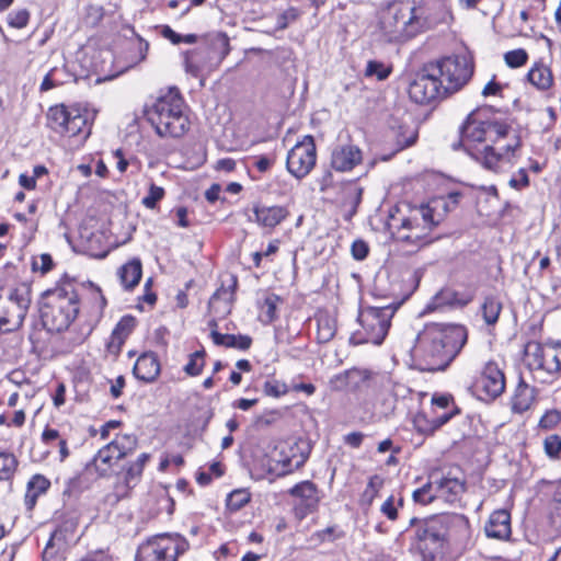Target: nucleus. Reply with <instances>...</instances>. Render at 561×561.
<instances>
[{
	"label": "nucleus",
	"instance_id": "obj_1",
	"mask_svg": "<svg viewBox=\"0 0 561 561\" xmlns=\"http://www.w3.org/2000/svg\"><path fill=\"white\" fill-rule=\"evenodd\" d=\"M520 137L507 121L489 118L488 110L471 112L460 127L459 146L484 168L501 172L511 168Z\"/></svg>",
	"mask_w": 561,
	"mask_h": 561
},
{
	"label": "nucleus",
	"instance_id": "obj_2",
	"mask_svg": "<svg viewBox=\"0 0 561 561\" xmlns=\"http://www.w3.org/2000/svg\"><path fill=\"white\" fill-rule=\"evenodd\" d=\"M467 341L466 329L456 324L428 323L415 340L414 352L422 369L444 370L459 354Z\"/></svg>",
	"mask_w": 561,
	"mask_h": 561
},
{
	"label": "nucleus",
	"instance_id": "obj_3",
	"mask_svg": "<svg viewBox=\"0 0 561 561\" xmlns=\"http://www.w3.org/2000/svg\"><path fill=\"white\" fill-rule=\"evenodd\" d=\"M79 297L72 282H62L41 296L39 311L48 331L67 330L79 313Z\"/></svg>",
	"mask_w": 561,
	"mask_h": 561
},
{
	"label": "nucleus",
	"instance_id": "obj_4",
	"mask_svg": "<svg viewBox=\"0 0 561 561\" xmlns=\"http://www.w3.org/2000/svg\"><path fill=\"white\" fill-rule=\"evenodd\" d=\"M148 119L161 137H182L190 127L184 100L176 88L160 94L148 111Z\"/></svg>",
	"mask_w": 561,
	"mask_h": 561
},
{
	"label": "nucleus",
	"instance_id": "obj_5",
	"mask_svg": "<svg viewBox=\"0 0 561 561\" xmlns=\"http://www.w3.org/2000/svg\"><path fill=\"white\" fill-rule=\"evenodd\" d=\"M424 26L423 11L409 1L391 5L382 15L380 31L385 41L404 42L416 35Z\"/></svg>",
	"mask_w": 561,
	"mask_h": 561
},
{
	"label": "nucleus",
	"instance_id": "obj_6",
	"mask_svg": "<svg viewBox=\"0 0 561 561\" xmlns=\"http://www.w3.org/2000/svg\"><path fill=\"white\" fill-rule=\"evenodd\" d=\"M230 53L229 37L225 33H216L207 39L203 47L185 54V71L194 77L216 70Z\"/></svg>",
	"mask_w": 561,
	"mask_h": 561
},
{
	"label": "nucleus",
	"instance_id": "obj_7",
	"mask_svg": "<svg viewBox=\"0 0 561 561\" xmlns=\"http://www.w3.org/2000/svg\"><path fill=\"white\" fill-rule=\"evenodd\" d=\"M95 113L80 105L65 106L64 104L49 107L47 112V126L64 136L75 137L90 134L91 122Z\"/></svg>",
	"mask_w": 561,
	"mask_h": 561
},
{
	"label": "nucleus",
	"instance_id": "obj_8",
	"mask_svg": "<svg viewBox=\"0 0 561 561\" xmlns=\"http://www.w3.org/2000/svg\"><path fill=\"white\" fill-rule=\"evenodd\" d=\"M415 537L422 561H451L447 556L446 517H434L420 523Z\"/></svg>",
	"mask_w": 561,
	"mask_h": 561
},
{
	"label": "nucleus",
	"instance_id": "obj_9",
	"mask_svg": "<svg viewBox=\"0 0 561 561\" xmlns=\"http://www.w3.org/2000/svg\"><path fill=\"white\" fill-rule=\"evenodd\" d=\"M32 301L31 286L21 283L10 289L5 297L0 295V333L20 329Z\"/></svg>",
	"mask_w": 561,
	"mask_h": 561
},
{
	"label": "nucleus",
	"instance_id": "obj_10",
	"mask_svg": "<svg viewBox=\"0 0 561 561\" xmlns=\"http://www.w3.org/2000/svg\"><path fill=\"white\" fill-rule=\"evenodd\" d=\"M525 359L542 381H548L549 377L554 379L561 373V344L530 341L525 346Z\"/></svg>",
	"mask_w": 561,
	"mask_h": 561
},
{
	"label": "nucleus",
	"instance_id": "obj_11",
	"mask_svg": "<svg viewBox=\"0 0 561 561\" xmlns=\"http://www.w3.org/2000/svg\"><path fill=\"white\" fill-rule=\"evenodd\" d=\"M393 313L394 310L391 307H366L362 309L358 321L363 332L359 331L353 334L351 341L354 344L371 343L380 345L388 333Z\"/></svg>",
	"mask_w": 561,
	"mask_h": 561
},
{
	"label": "nucleus",
	"instance_id": "obj_12",
	"mask_svg": "<svg viewBox=\"0 0 561 561\" xmlns=\"http://www.w3.org/2000/svg\"><path fill=\"white\" fill-rule=\"evenodd\" d=\"M448 94L462 89L473 75V59L468 53L447 56L431 62Z\"/></svg>",
	"mask_w": 561,
	"mask_h": 561
},
{
	"label": "nucleus",
	"instance_id": "obj_13",
	"mask_svg": "<svg viewBox=\"0 0 561 561\" xmlns=\"http://www.w3.org/2000/svg\"><path fill=\"white\" fill-rule=\"evenodd\" d=\"M136 447V436L131 434L117 435L98 451L90 463V468L100 477H105L112 472L118 460L131 454Z\"/></svg>",
	"mask_w": 561,
	"mask_h": 561
},
{
	"label": "nucleus",
	"instance_id": "obj_14",
	"mask_svg": "<svg viewBox=\"0 0 561 561\" xmlns=\"http://www.w3.org/2000/svg\"><path fill=\"white\" fill-rule=\"evenodd\" d=\"M431 62L425 64L409 85L410 99L417 104H430L448 95L442 78Z\"/></svg>",
	"mask_w": 561,
	"mask_h": 561
},
{
	"label": "nucleus",
	"instance_id": "obj_15",
	"mask_svg": "<svg viewBox=\"0 0 561 561\" xmlns=\"http://www.w3.org/2000/svg\"><path fill=\"white\" fill-rule=\"evenodd\" d=\"M188 543L180 536H163L142 545L135 561H176L187 550Z\"/></svg>",
	"mask_w": 561,
	"mask_h": 561
},
{
	"label": "nucleus",
	"instance_id": "obj_16",
	"mask_svg": "<svg viewBox=\"0 0 561 561\" xmlns=\"http://www.w3.org/2000/svg\"><path fill=\"white\" fill-rule=\"evenodd\" d=\"M316 163V146L311 136H306L288 152L286 168L296 179L306 176Z\"/></svg>",
	"mask_w": 561,
	"mask_h": 561
},
{
	"label": "nucleus",
	"instance_id": "obj_17",
	"mask_svg": "<svg viewBox=\"0 0 561 561\" xmlns=\"http://www.w3.org/2000/svg\"><path fill=\"white\" fill-rule=\"evenodd\" d=\"M473 387L481 400H494L500 397L505 389L504 374L495 363L490 362L485 364Z\"/></svg>",
	"mask_w": 561,
	"mask_h": 561
},
{
	"label": "nucleus",
	"instance_id": "obj_18",
	"mask_svg": "<svg viewBox=\"0 0 561 561\" xmlns=\"http://www.w3.org/2000/svg\"><path fill=\"white\" fill-rule=\"evenodd\" d=\"M388 225L391 230H394L393 233L397 234V239L400 241L416 245H423L428 242L426 238L431 230L423 229V225H421L417 216L403 218L400 226L397 225L394 216H391V220Z\"/></svg>",
	"mask_w": 561,
	"mask_h": 561
},
{
	"label": "nucleus",
	"instance_id": "obj_19",
	"mask_svg": "<svg viewBox=\"0 0 561 561\" xmlns=\"http://www.w3.org/2000/svg\"><path fill=\"white\" fill-rule=\"evenodd\" d=\"M290 494L295 499L294 510L299 518L316 510L319 503V494L316 484L310 481H302L290 489Z\"/></svg>",
	"mask_w": 561,
	"mask_h": 561
},
{
	"label": "nucleus",
	"instance_id": "obj_20",
	"mask_svg": "<svg viewBox=\"0 0 561 561\" xmlns=\"http://www.w3.org/2000/svg\"><path fill=\"white\" fill-rule=\"evenodd\" d=\"M360 162L362 151L354 145L337 146L331 154V165L336 171H351Z\"/></svg>",
	"mask_w": 561,
	"mask_h": 561
},
{
	"label": "nucleus",
	"instance_id": "obj_21",
	"mask_svg": "<svg viewBox=\"0 0 561 561\" xmlns=\"http://www.w3.org/2000/svg\"><path fill=\"white\" fill-rule=\"evenodd\" d=\"M311 451L309 443L298 438L289 446L288 454L283 457V476L291 473L301 468L308 459Z\"/></svg>",
	"mask_w": 561,
	"mask_h": 561
},
{
	"label": "nucleus",
	"instance_id": "obj_22",
	"mask_svg": "<svg viewBox=\"0 0 561 561\" xmlns=\"http://www.w3.org/2000/svg\"><path fill=\"white\" fill-rule=\"evenodd\" d=\"M148 460L149 455L144 453L138 456L136 461L128 466L123 476V481L118 482L115 486V493L117 497L126 496L128 492L138 483Z\"/></svg>",
	"mask_w": 561,
	"mask_h": 561
},
{
	"label": "nucleus",
	"instance_id": "obj_23",
	"mask_svg": "<svg viewBox=\"0 0 561 561\" xmlns=\"http://www.w3.org/2000/svg\"><path fill=\"white\" fill-rule=\"evenodd\" d=\"M485 535L489 538L504 540L510 538L512 529H511V514L507 510H496L494 511L485 526H484Z\"/></svg>",
	"mask_w": 561,
	"mask_h": 561
},
{
	"label": "nucleus",
	"instance_id": "obj_24",
	"mask_svg": "<svg viewBox=\"0 0 561 561\" xmlns=\"http://www.w3.org/2000/svg\"><path fill=\"white\" fill-rule=\"evenodd\" d=\"M438 499L453 503L465 492V481L448 472L438 479L434 478Z\"/></svg>",
	"mask_w": 561,
	"mask_h": 561
},
{
	"label": "nucleus",
	"instance_id": "obj_25",
	"mask_svg": "<svg viewBox=\"0 0 561 561\" xmlns=\"http://www.w3.org/2000/svg\"><path fill=\"white\" fill-rule=\"evenodd\" d=\"M447 208L448 204L446 199L433 198L427 205L421 206V208L415 211L414 216L420 218L423 229L431 230L442 220L443 213H439V210Z\"/></svg>",
	"mask_w": 561,
	"mask_h": 561
},
{
	"label": "nucleus",
	"instance_id": "obj_26",
	"mask_svg": "<svg viewBox=\"0 0 561 561\" xmlns=\"http://www.w3.org/2000/svg\"><path fill=\"white\" fill-rule=\"evenodd\" d=\"M160 374V364L154 353H145L138 357L134 366L136 378L146 382L153 381Z\"/></svg>",
	"mask_w": 561,
	"mask_h": 561
},
{
	"label": "nucleus",
	"instance_id": "obj_27",
	"mask_svg": "<svg viewBox=\"0 0 561 561\" xmlns=\"http://www.w3.org/2000/svg\"><path fill=\"white\" fill-rule=\"evenodd\" d=\"M536 398V390L523 379L517 383L511 399V409L514 413L522 414L530 409Z\"/></svg>",
	"mask_w": 561,
	"mask_h": 561
},
{
	"label": "nucleus",
	"instance_id": "obj_28",
	"mask_svg": "<svg viewBox=\"0 0 561 561\" xmlns=\"http://www.w3.org/2000/svg\"><path fill=\"white\" fill-rule=\"evenodd\" d=\"M142 275L141 262L133 259L118 270V277L125 289H131L138 285Z\"/></svg>",
	"mask_w": 561,
	"mask_h": 561
},
{
	"label": "nucleus",
	"instance_id": "obj_29",
	"mask_svg": "<svg viewBox=\"0 0 561 561\" xmlns=\"http://www.w3.org/2000/svg\"><path fill=\"white\" fill-rule=\"evenodd\" d=\"M236 286V280H233L232 285L229 288H220L218 289L209 299V308L216 313L226 314L230 312L233 287Z\"/></svg>",
	"mask_w": 561,
	"mask_h": 561
},
{
	"label": "nucleus",
	"instance_id": "obj_30",
	"mask_svg": "<svg viewBox=\"0 0 561 561\" xmlns=\"http://www.w3.org/2000/svg\"><path fill=\"white\" fill-rule=\"evenodd\" d=\"M210 335L216 345L242 351L248 350L252 343L251 337L248 335L221 334L217 331H213Z\"/></svg>",
	"mask_w": 561,
	"mask_h": 561
},
{
	"label": "nucleus",
	"instance_id": "obj_31",
	"mask_svg": "<svg viewBox=\"0 0 561 561\" xmlns=\"http://www.w3.org/2000/svg\"><path fill=\"white\" fill-rule=\"evenodd\" d=\"M528 81L539 90H547L552 85V73L548 67L535 66L527 73Z\"/></svg>",
	"mask_w": 561,
	"mask_h": 561
},
{
	"label": "nucleus",
	"instance_id": "obj_32",
	"mask_svg": "<svg viewBox=\"0 0 561 561\" xmlns=\"http://www.w3.org/2000/svg\"><path fill=\"white\" fill-rule=\"evenodd\" d=\"M135 327V318L127 316L123 317L121 321L116 324L110 342V347L117 346L119 347L128 334L131 332Z\"/></svg>",
	"mask_w": 561,
	"mask_h": 561
},
{
	"label": "nucleus",
	"instance_id": "obj_33",
	"mask_svg": "<svg viewBox=\"0 0 561 561\" xmlns=\"http://www.w3.org/2000/svg\"><path fill=\"white\" fill-rule=\"evenodd\" d=\"M278 304L279 297L277 295L265 293L259 313V318L263 323H270L276 319Z\"/></svg>",
	"mask_w": 561,
	"mask_h": 561
},
{
	"label": "nucleus",
	"instance_id": "obj_34",
	"mask_svg": "<svg viewBox=\"0 0 561 561\" xmlns=\"http://www.w3.org/2000/svg\"><path fill=\"white\" fill-rule=\"evenodd\" d=\"M502 310V302L494 296H489L484 299L481 307L482 317L486 324L493 325L497 322Z\"/></svg>",
	"mask_w": 561,
	"mask_h": 561
},
{
	"label": "nucleus",
	"instance_id": "obj_35",
	"mask_svg": "<svg viewBox=\"0 0 561 561\" xmlns=\"http://www.w3.org/2000/svg\"><path fill=\"white\" fill-rule=\"evenodd\" d=\"M256 220L264 227H275L280 221V208L272 207H256L255 208Z\"/></svg>",
	"mask_w": 561,
	"mask_h": 561
},
{
	"label": "nucleus",
	"instance_id": "obj_36",
	"mask_svg": "<svg viewBox=\"0 0 561 561\" xmlns=\"http://www.w3.org/2000/svg\"><path fill=\"white\" fill-rule=\"evenodd\" d=\"M205 366V351L198 350L188 356V362L183 367L186 375L198 376Z\"/></svg>",
	"mask_w": 561,
	"mask_h": 561
},
{
	"label": "nucleus",
	"instance_id": "obj_37",
	"mask_svg": "<svg viewBox=\"0 0 561 561\" xmlns=\"http://www.w3.org/2000/svg\"><path fill=\"white\" fill-rule=\"evenodd\" d=\"M435 499H438V496L435 490L434 477H432V480L428 483L413 492V500L422 505L430 504Z\"/></svg>",
	"mask_w": 561,
	"mask_h": 561
},
{
	"label": "nucleus",
	"instance_id": "obj_38",
	"mask_svg": "<svg viewBox=\"0 0 561 561\" xmlns=\"http://www.w3.org/2000/svg\"><path fill=\"white\" fill-rule=\"evenodd\" d=\"M18 466V461L13 454L1 451L0 453V479L9 480Z\"/></svg>",
	"mask_w": 561,
	"mask_h": 561
},
{
	"label": "nucleus",
	"instance_id": "obj_39",
	"mask_svg": "<svg viewBox=\"0 0 561 561\" xmlns=\"http://www.w3.org/2000/svg\"><path fill=\"white\" fill-rule=\"evenodd\" d=\"M391 73V67L377 60H369L366 65L365 76L377 80H386Z\"/></svg>",
	"mask_w": 561,
	"mask_h": 561
},
{
	"label": "nucleus",
	"instance_id": "obj_40",
	"mask_svg": "<svg viewBox=\"0 0 561 561\" xmlns=\"http://www.w3.org/2000/svg\"><path fill=\"white\" fill-rule=\"evenodd\" d=\"M550 518L552 524L561 529V480L557 483L554 495L550 506Z\"/></svg>",
	"mask_w": 561,
	"mask_h": 561
},
{
	"label": "nucleus",
	"instance_id": "obj_41",
	"mask_svg": "<svg viewBox=\"0 0 561 561\" xmlns=\"http://www.w3.org/2000/svg\"><path fill=\"white\" fill-rule=\"evenodd\" d=\"M250 501V494L243 490H234L227 497V507L231 511L242 508Z\"/></svg>",
	"mask_w": 561,
	"mask_h": 561
},
{
	"label": "nucleus",
	"instance_id": "obj_42",
	"mask_svg": "<svg viewBox=\"0 0 561 561\" xmlns=\"http://www.w3.org/2000/svg\"><path fill=\"white\" fill-rule=\"evenodd\" d=\"M314 391L316 387L310 382L293 380L289 383H283V396L291 392H302L305 396L310 397Z\"/></svg>",
	"mask_w": 561,
	"mask_h": 561
},
{
	"label": "nucleus",
	"instance_id": "obj_43",
	"mask_svg": "<svg viewBox=\"0 0 561 561\" xmlns=\"http://www.w3.org/2000/svg\"><path fill=\"white\" fill-rule=\"evenodd\" d=\"M417 138V131L415 128L402 126L400 131L397 134L398 150H402L407 147L412 146Z\"/></svg>",
	"mask_w": 561,
	"mask_h": 561
},
{
	"label": "nucleus",
	"instance_id": "obj_44",
	"mask_svg": "<svg viewBox=\"0 0 561 561\" xmlns=\"http://www.w3.org/2000/svg\"><path fill=\"white\" fill-rule=\"evenodd\" d=\"M546 455L551 459H559L561 453V437L557 434L549 435L543 440Z\"/></svg>",
	"mask_w": 561,
	"mask_h": 561
},
{
	"label": "nucleus",
	"instance_id": "obj_45",
	"mask_svg": "<svg viewBox=\"0 0 561 561\" xmlns=\"http://www.w3.org/2000/svg\"><path fill=\"white\" fill-rule=\"evenodd\" d=\"M561 422V412L557 409L546 411L540 417L538 427L543 431H550L558 426Z\"/></svg>",
	"mask_w": 561,
	"mask_h": 561
},
{
	"label": "nucleus",
	"instance_id": "obj_46",
	"mask_svg": "<svg viewBox=\"0 0 561 561\" xmlns=\"http://www.w3.org/2000/svg\"><path fill=\"white\" fill-rule=\"evenodd\" d=\"M528 54L525 49L518 48L505 53L504 60L510 68H518L527 62Z\"/></svg>",
	"mask_w": 561,
	"mask_h": 561
},
{
	"label": "nucleus",
	"instance_id": "obj_47",
	"mask_svg": "<svg viewBox=\"0 0 561 561\" xmlns=\"http://www.w3.org/2000/svg\"><path fill=\"white\" fill-rule=\"evenodd\" d=\"M350 388L357 389L371 377V373L366 369L352 368L347 370Z\"/></svg>",
	"mask_w": 561,
	"mask_h": 561
},
{
	"label": "nucleus",
	"instance_id": "obj_48",
	"mask_svg": "<svg viewBox=\"0 0 561 561\" xmlns=\"http://www.w3.org/2000/svg\"><path fill=\"white\" fill-rule=\"evenodd\" d=\"M163 196L164 190L162 187L150 184L148 194L141 199V204L148 209H153Z\"/></svg>",
	"mask_w": 561,
	"mask_h": 561
},
{
	"label": "nucleus",
	"instance_id": "obj_49",
	"mask_svg": "<svg viewBox=\"0 0 561 561\" xmlns=\"http://www.w3.org/2000/svg\"><path fill=\"white\" fill-rule=\"evenodd\" d=\"M30 21V12L26 9H19L8 14V23L11 27L23 28Z\"/></svg>",
	"mask_w": 561,
	"mask_h": 561
},
{
	"label": "nucleus",
	"instance_id": "obj_50",
	"mask_svg": "<svg viewBox=\"0 0 561 561\" xmlns=\"http://www.w3.org/2000/svg\"><path fill=\"white\" fill-rule=\"evenodd\" d=\"M278 467H279L278 460H272V459L267 458L263 462V469L265 470V472L262 473L260 478L267 480L270 483L275 482L278 479V477H280Z\"/></svg>",
	"mask_w": 561,
	"mask_h": 561
},
{
	"label": "nucleus",
	"instance_id": "obj_51",
	"mask_svg": "<svg viewBox=\"0 0 561 561\" xmlns=\"http://www.w3.org/2000/svg\"><path fill=\"white\" fill-rule=\"evenodd\" d=\"M53 259L47 253L35 256L32 261V270L34 272H41L42 274L49 272L53 268Z\"/></svg>",
	"mask_w": 561,
	"mask_h": 561
},
{
	"label": "nucleus",
	"instance_id": "obj_52",
	"mask_svg": "<svg viewBox=\"0 0 561 561\" xmlns=\"http://www.w3.org/2000/svg\"><path fill=\"white\" fill-rule=\"evenodd\" d=\"M335 333L334 325L329 319H318V340L322 343L330 341Z\"/></svg>",
	"mask_w": 561,
	"mask_h": 561
},
{
	"label": "nucleus",
	"instance_id": "obj_53",
	"mask_svg": "<svg viewBox=\"0 0 561 561\" xmlns=\"http://www.w3.org/2000/svg\"><path fill=\"white\" fill-rule=\"evenodd\" d=\"M380 484H381V481L377 476L370 478L366 489L364 490V492L362 494V502L366 503L367 505H370L373 500L375 499V496L378 493V489H379Z\"/></svg>",
	"mask_w": 561,
	"mask_h": 561
},
{
	"label": "nucleus",
	"instance_id": "obj_54",
	"mask_svg": "<svg viewBox=\"0 0 561 561\" xmlns=\"http://www.w3.org/2000/svg\"><path fill=\"white\" fill-rule=\"evenodd\" d=\"M27 485V492L41 495L49 488L50 483L45 477L37 474L30 480Z\"/></svg>",
	"mask_w": 561,
	"mask_h": 561
},
{
	"label": "nucleus",
	"instance_id": "obj_55",
	"mask_svg": "<svg viewBox=\"0 0 561 561\" xmlns=\"http://www.w3.org/2000/svg\"><path fill=\"white\" fill-rule=\"evenodd\" d=\"M330 387H331V389H333L335 391H341V390H344L346 388H350L347 370L333 376L330 379Z\"/></svg>",
	"mask_w": 561,
	"mask_h": 561
},
{
	"label": "nucleus",
	"instance_id": "obj_56",
	"mask_svg": "<svg viewBox=\"0 0 561 561\" xmlns=\"http://www.w3.org/2000/svg\"><path fill=\"white\" fill-rule=\"evenodd\" d=\"M508 184L511 187L515 190H522L524 187H527L529 185V179L528 174L525 169H520L516 176H513Z\"/></svg>",
	"mask_w": 561,
	"mask_h": 561
},
{
	"label": "nucleus",
	"instance_id": "obj_57",
	"mask_svg": "<svg viewBox=\"0 0 561 561\" xmlns=\"http://www.w3.org/2000/svg\"><path fill=\"white\" fill-rule=\"evenodd\" d=\"M368 245L362 240L354 241L352 244V254L356 260H364L368 255Z\"/></svg>",
	"mask_w": 561,
	"mask_h": 561
},
{
	"label": "nucleus",
	"instance_id": "obj_58",
	"mask_svg": "<svg viewBox=\"0 0 561 561\" xmlns=\"http://www.w3.org/2000/svg\"><path fill=\"white\" fill-rule=\"evenodd\" d=\"M103 7L91 4L87 8V19L91 20L92 24H98L103 19Z\"/></svg>",
	"mask_w": 561,
	"mask_h": 561
},
{
	"label": "nucleus",
	"instance_id": "obj_59",
	"mask_svg": "<svg viewBox=\"0 0 561 561\" xmlns=\"http://www.w3.org/2000/svg\"><path fill=\"white\" fill-rule=\"evenodd\" d=\"M276 162V156L268 157V156H261L255 159V167L260 172L267 171L272 164Z\"/></svg>",
	"mask_w": 561,
	"mask_h": 561
},
{
	"label": "nucleus",
	"instance_id": "obj_60",
	"mask_svg": "<svg viewBox=\"0 0 561 561\" xmlns=\"http://www.w3.org/2000/svg\"><path fill=\"white\" fill-rule=\"evenodd\" d=\"M461 197H462V194L458 191L450 192L447 194V196H440L439 198L446 199L447 204H448L447 209H442L443 213H447V211L454 209L459 204V201Z\"/></svg>",
	"mask_w": 561,
	"mask_h": 561
},
{
	"label": "nucleus",
	"instance_id": "obj_61",
	"mask_svg": "<svg viewBox=\"0 0 561 561\" xmlns=\"http://www.w3.org/2000/svg\"><path fill=\"white\" fill-rule=\"evenodd\" d=\"M364 439V434L360 432H352L344 436V442L353 448H358Z\"/></svg>",
	"mask_w": 561,
	"mask_h": 561
},
{
	"label": "nucleus",
	"instance_id": "obj_62",
	"mask_svg": "<svg viewBox=\"0 0 561 561\" xmlns=\"http://www.w3.org/2000/svg\"><path fill=\"white\" fill-rule=\"evenodd\" d=\"M381 512L391 520L397 518V508L394 507L393 497L390 496L387 501L381 505Z\"/></svg>",
	"mask_w": 561,
	"mask_h": 561
},
{
	"label": "nucleus",
	"instance_id": "obj_63",
	"mask_svg": "<svg viewBox=\"0 0 561 561\" xmlns=\"http://www.w3.org/2000/svg\"><path fill=\"white\" fill-rule=\"evenodd\" d=\"M278 419V413L273 411L268 413H264L263 415L259 416L256 420V425L260 428L266 427L270 424L274 423Z\"/></svg>",
	"mask_w": 561,
	"mask_h": 561
},
{
	"label": "nucleus",
	"instance_id": "obj_64",
	"mask_svg": "<svg viewBox=\"0 0 561 561\" xmlns=\"http://www.w3.org/2000/svg\"><path fill=\"white\" fill-rule=\"evenodd\" d=\"M503 88L500 83L495 82L494 80L489 81L483 90L482 95L483 96H490V95H500Z\"/></svg>",
	"mask_w": 561,
	"mask_h": 561
}]
</instances>
